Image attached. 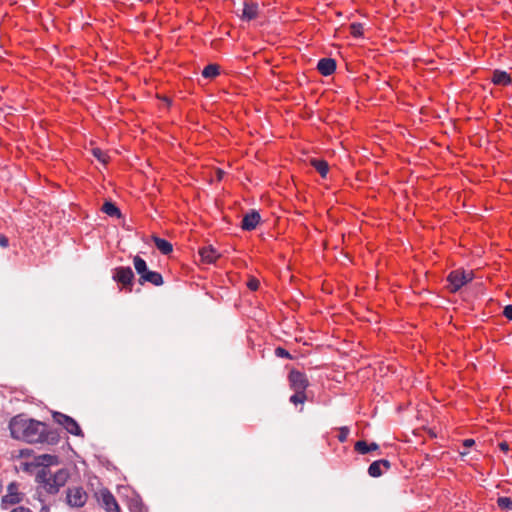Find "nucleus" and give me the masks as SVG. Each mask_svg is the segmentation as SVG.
Instances as JSON below:
<instances>
[{
    "mask_svg": "<svg viewBox=\"0 0 512 512\" xmlns=\"http://www.w3.org/2000/svg\"><path fill=\"white\" fill-rule=\"evenodd\" d=\"M310 164L315 170L321 175L322 178H325L329 171L328 163L323 159L312 158L310 160Z\"/></svg>",
    "mask_w": 512,
    "mask_h": 512,
    "instance_id": "2eb2a0df",
    "label": "nucleus"
},
{
    "mask_svg": "<svg viewBox=\"0 0 512 512\" xmlns=\"http://www.w3.org/2000/svg\"><path fill=\"white\" fill-rule=\"evenodd\" d=\"M368 473L371 477H379L382 475L381 465L378 461H374L368 468Z\"/></svg>",
    "mask_w": 512,
    "mask_h": 512,
    "instance_id": "b1692460",
    "label": "nucleus"
},
{
    "mask_svg": "<svg viewBox=\"0 0 512 512\" xmlns=\"http://www.w3.org/2000/svg\"><path fill=\"white\" fill-rule=\"evenodd\" d=\"M295 393L290 397V402L297 405L303 404L306 400L305 391H294Z\"/></svg>",
    "mask_w": 512,
    "mask_h": 512,
    "instance_id": "4be33fe9",
    "label": "nucleus"
},
{
    "mask_svg": "<svg viewBox=\"0 0 512 512\" xmlns=\"http://www.w3.org/2000/svg\"><path fill=\"white\" fill-rule=\"evenodd\" d=\"M24 494L19 491V484L11 482L7 486V494L2 497V503L15 505L22 502Z\"/></svg>",
    "mask_w": 512,
    "mask_h": 512,
    "instance_id": "6e6552de",
    "label": "nucleus"
},
{
    "mask_svg": "<svg viewBox=\"0 0 512 512\" xmlns=\"http://www.w3.org/2000/svg\"><path fill=\"white\" fill-rule=\"evenodd\" d=\"M100 499L107 512H120V508L115 497L107 489L101 490Z\"/></svg>",
    "mask_w": 512,
    "mask_h": 512,
    "instance_id": "9d476101",
    "label": "nucleus"
},
{
    "mask_svg": "<svg viewBox=\"0 0 512 512\" xmlns=\"http://www.w3.org/2000/svg\"><path fill=\"white\" fill-rule=\"evenodd\" d=\"M9 512H33V511L30 510L28 507H25V506H17V507L13 508ZM40 512H49V508L46 507V506H43L41 508Z\"/></svg>",
    "mask_w": 512,
    "mask_h": 512,
    "instance_id": "a878e982",
    "label": "nucleus"
},
{
    "mask_svg": "<svg viewBox=\"0 0 512 512\" xmlns=\"http://www.w3.org/2000/svg\"><path fill=\"white\" fill-rule=\"evenodd\" d=\"M361 29H362V26L360 24H352L351 25V30H352V34L354 36H359L361 35Z\"/></svg>",
    "mask_w": 512,
    "mask_h": 512,
    "instance_id": "c85d7f7f",
    "label": "nucleus"
},
{
    "mask_svg": "<svg viewBox=\"0 0 512 512\" xmlns=\"http://www.w3.org/2000/svg\"><path fill=\"white\" fill-rule=\"evenodd\" d=\"M258 15V5L256 3H245L242 17L246 20H253Z\"/></svg>",
    "mask_w": 512,
    "mask_h": 512,
    "instance_id": "a211bd4d",
    "label": "nucleus"
},
{
    "mask_svg": "<svg viewBox=\"0 0 512 512\" xmlns=\"http://www.w3.org/2000/svg\"><path fill=\"white\" fill-rule=\"evenodd\" d=\"M497 504L503 510H512V499L510 497H499L497 499Z\"/></svg>",
    "mask_w": 512,
    "mask_h": 512,
    "instance_id": "5701e85b",
    "label": "nucleus"
},
{
    "mask_svg": "<svg viewBox=\"0 0 512 512\" xmlns=\"http://www.w3.org/2000/svg\"><path fill=\"white\" fill-rule=\"evenodd\" d=\"M9 245V240L5 235L0 234V246L2 248H7Z\"/></svg>",
    "mask_w": 512,
    "mask_h": 512,
    "instance_id": "7c9ffc66",
    "label": "nucleus"
},
{
    "mask_svg": "<svg viewBox=\"0 0 512 512\" xmlns=\"http://www.w3.org/2000/svg\"><path fill=\"white\" fill-rule=\"evenodd\" d=\"M199 255L201 257V261L207 264L215 263L220 257V254L211 245L200 248Z\"/></svg>",
    "mask_w": 512,
    "mask_h": 512,
    "instance_id": "9b49d317",
    "label": "nucleus"
},
{
    "mask_svg": "<svg viewBox=\"0 0 512 512\" xmlns=\"http://www.w3.org/2000/svg\"><path fill=\"white\" fill-rule=\"evenodd\" d=\"M492 82L495 85L506 86V85L510 84L511 77L505 71L496 70L493 72Z\"/></svg>",
    "mask_w": 512,
    "mask_h": 512,
    "instance_id": "f3484780",
    "label": "nucleus"
},
{
    "mask_svg": "<svg viewBox=\"0 0 512 512\" xmlns=\"http://www.w3.org/2000/svg\"><path fill=\"white\" fill-rule=\"evenodd\" d=\"M379 448V445L375 442L368 444L366 441L360 440L355 443L354 449L360 454H367L371 451H375Z\"/></svg>",
    "mask_w": 512,
    "mask_h": 512,
    "instance_id": "dca6fc26",
    "label": "nucleus"
},
{
    "mask_svg": "<svg viewBox=\"0 0 512 512\" xmlns=\"http://www.w3.org/2000/svg\"><path fill=\"white\" fill-rule=\"evenodd\" d=\"M475 444V441L473 439H465L463 441V445L466 447V448H469L471 446H473Z\"/></svg>",
    "mask_w": 512,
    "mask_h": 512,
    "instance_id": "473e14b6",
    "label": "nucleus"
},
{
    "mask_svg": "<svg viewBox=\"0 0 512 512\" xmlns=\"http://www.w3.org/2000/svg\"><path fill=\"white\" fill-rule=\"evenodd\" d=\"M261 220V216L258 211L250 210L248 211L241 221V224H259Z\"/></svg>",
    "mask_w": 512,
    "mask_h": 512,
    "instance_id": "6ab92c4d",
    "label": "nucleus"
},
{
    "mask_svg": "<svg viewBox=\"0 0 512 512\" xmlns=\"http://www.w3.org/2000/svg\"><path fill=\"white\" fill-rule=\"evenodd\" d=\"M275 355L277 357H281V358H287V359H291L292 358L290 353L286 349H284L282 347H277L275 349Z\"/></svg>",
    "mask_w": 512,
    "mask_h": 512,
    "instance_id": "bb28decb",
    "label": "nucleus"
},
{
    "mask_svg": "<svg viewBox=\"0 0 512 512\" xmlns=\"http://www.w3.org/2000/svg\"><path fill=\"white\" fill-rule=\"evenodd\" d=\"M44 457H45V458H49V459H51V458H52V457H51V455H46V456H44Z\"/></svg>",
    "mask_w": 512,
    "mask_h": 512,
    "instance_id": "4c0bfd02",
    "label": "nucleus"
},
{
    "mask_svg": "<svg viewBox=\"0 0 512 512\" xmlns=\"http://www.w3.org/2000/svg\"><path fill=\"white\" fill-rule=\"evenodd\" d=\"M52 417L56 423L63 426L70 434L83 437V432L79 424L72 417L61 412H53Z\"/></svg>",
    "mask_w": 512,
    "mask_h": 512,
    "instance_id": "423d86ee",
    "label": "nucleus"
},
{
    "mask_svg": "<svg viewBox=\"0 0 512 512\" xmlns=\"http://www.w3.org/2000/svg\"><path fill=\"white\" fill-rule=\"evenodd\" d=\"M349 432H350V430H349L348 427H346V426L341 427L339 429V434L337 436L338 440L340 442H345L347 440V438H348Z\"/></svg>",
    "mask_w": 512,
    "mask_h": 512,
    "instance_id": "393cba45",
    "label": "nucleus"
},
{
    "mask_svg": "<svg viewBox=\"0 0 512 512\" xmlns=\"http://www.w3.org/2000/svg\"><path fill=\"white\" fill-rule=\"evenodd\" d=\"M152 240L157 247V249L164 255H168L173 251V246L170 242L165 239H162L156 235L152 236Z\"/></svg>",
    "mask_w": 512,
    "mask_h": 512,
    "instance_id": "4468645a",
    "label": "nucleus"
},
{
    "mask_svg": "<svg viewBox=\"0 0 512 512\" xmlns=\"http://www.w3.org/2000/svg\"><path fill=\"white\" fill-rule=\"evenodd\" d=\"M220 73V67L217 64L207 65L203 71L202 76L205 78H214Z\"/></svg>",
    "mask_w": 512,
    "mask_h": 512,
    "instance_id": "aec40b11",
    "label": "nucleus"
},
{
    "mask_svg": "<svg viewBox=\"0 0 512 512\" xmlns=\"http://www.w3.org/2000/svg\"><path fill=\"white\" fill-rule=\"evenodd\" d=\"M11 436L14 439L27 443H42L47 440V426L45 423L16 415L9 422Z\"/></svg>",
    "mask_w": 512,
    "mask_h": 512,
    "instance_id": "f257e3e1",
    "label": "nucleus"
},
{
    "mask_svg": "<svg viewBox=\"0 0 512 512\" xmlns=\"http://www.w3.org/2000/svg\"><path fill=\"white\" fill-rule=\"evenodd\" d=\"M503 315L509 319L512 320V305H507L504 307Z\"/></svg>",
    "mask_w": 512,
    "mask_h": 512,
    "instance_id": "c756f323",
    "label": "nucleus"
},
{
    "mask_svg": "<svg viewBox=\"0 0 512 512\" xmlns=\"http://www.w3.org/2000/svg\"><path fill=\"white\" fill-rule=\"evenodd\" d=\"M222 174H223V172H222V171H218V177H219V179H221Z\"/></svg>",
    "mask_w": 512,
    "mask_h": 512,
    "instance_id": "e433bc0d",
    "label": "nucleus"
},
{
    "mask_svg": "<svg viewBox=\"0 0 512 512\" xmlns=\"http://www.w3.org/2000/svg\"><path fill=\"white\" fill-rule=\"evenodd\" d=\"M378 463L379 465L384 466L386 469H389L391 466L390 462L386 459L378 460Z\"/></svg>",
    "mask_w": 512,
    "mask_h": 512,
    "instance_id": "2f4dec72",
    "label": "nucleus"
},
{
    "mask_svg": "<svg viewBox=\"0 0 512 512\" xmlns=\"http://www.w3.org/2000/svg\"><path fill=\"white\" fill-rule=\"evenodd\" d=\"M244 230L251 231L255 229L257 226H241Z\"/></svg>",
    "mask_w": 512,
    "mask_h": 512,
    "instance_id": "c9c22d12",
    "label": "nucleus"
},
{
    "mask_svg": "<svg viewBox=\"0 0 512 512\" xmlns=\"http://www.w3.org/2000/svg\"><path fill=\"white\" fill-rule=\"evenodd\" d=\"M92 154L98 161H100L103 164H106L109 160L107 153L101 150L100 148H93Z\"/></svg>",
    "mask_w": 512,
    "mask_h": 512,
    "instance_id": "412c9836",
    "label": "nucleus"
},
{
    "mask_svg": "<svg viewBox=\"0 0 512 512\" xmlns=\"http://www.w3.org/2000/svg\"><path fill=\"white\" fill-rule=\"evenodd\" d=\"M499 448H500L502 451L506 452V451H508V450H509V445H508V443H506V442H501V443H499Z\"/></svg>",
    "mask_w": 512,
    "mask_h": 512,
    "instance_id": "72a5a7b5",
    "label": "nucleus"
},
{
    "mask_svg": "<svg viewBox=\"0 0 512 512\" xmlns=\"http://www.w3.org/2000/svg\"><path fill=\"white\" fill-rule=\"evenodd\" d=\"M101 211L103 213L107 214L111 218H115V219H121L122 218V214H121L120 209L111 201H106L102 205Z\"/></svg>",
    "mask_w": 512,
    "mask_h": 512,
    "instance_id": "ddd939ff",
    "label": "nucleus"
},
{
    "mask_svg": "<svg viewBox=\"0 0 512 512\" xmlns=\"http://www.w3.org/2000/svg\"><path fill=\"white\" fill-rule=\"evenodd\" d=\"M317 69L322 75L329 76L335 71L336 62L332 58H323L319 60Z\"/></svg>",
    "mask_w": 512,
    "mask_h": 512,
    "instance_id": "f8f14e48",
    "label": "nucleus"
},
{
    "mask_svg": "<svg viewBox=\"0 0 512 512\" xmlns=\"http://www.w3.org/2000/svg\"><path fill=\"white\" fill-rule=\"evenodd\" d=\"M113 279L121 283L129 292L132 291L134 273L130 267H118L115 269Z\"/></svg>",
    "mask_w": 512,
    "mask_h": 512,
    "instance_id": "0eeeda50",
    "label": "nucleus"
},
{
    "mask_svg": "<svg viewBox=\"0 0 512 512\" xmlns=\"http://www.w3.org/2000/svg\"><path fill=\"white\" fill-rule=\"evenodd\" d=\"M291 389L294 391H305L309 385L307 376L298 371L292 370L288 376Z\"/></svg>",
    "mask_w": 512,
    "mask_h": 512,
    "instance_id": "1a4fd4ad",
    "label": "nucleus"
},
{
    "mask_svg": "<svg viewBox=\"0 0 512 512\" xmlns=\"http://www.w3.org/2000/svg\"><path fill=\"white\" fill-rule=\"evenodd\" d=\"M425 431H427V433L429 434V436L431 438H434L436 437V433L432 430V429H426V428H423Z\"/></svg>",
    "mask_w": 512,
    "mask_h": 512,
    "instance_id": "f704fd0d",
    "label": "nucleus"
},
{
    "mask_svg": "<svg viewBox=\"0 0 512 512\" xmlns=\"http://www.w3.org/2000/svg\"><path fill=\"white\" fill-rule=\"evenodd\" d=\"M87 500L88 494L80 486H71L66 490V503L72 508L83 507Z\"/></svg>",
    "mask_w": 512,
    "mask_h": 512,
    "instance_id": "39448f33",
    "label": "nucleus"
},
{
    "mask_svg": "<svg viewBox=\"0 0 512 512\" xmlns=\"http://www.w3.org/2000/svg\"><path fill=\"white\" fill-rule=\"evenodd\" d=\"M69 471L61 468L53 472L48 466L40 468L36 474L37 483L49 494H56L69 479Z\"/></svg>",
    "mask_w": 512,
    "mask_h": 512,
    "instance_id": "f03ea898",
    "label": "nucleus"
},
{
    "mask_svg": "<svg viewBox=\"0 0 512 512\" xmlns=\"http://www.w3.org/2000/svg\"><path fill=\"white\" fill-rule=\"evenodd\" d=\"M133 264L139 275L138 281L141 285L145 282H149L155 286H161L164 283L162 275L158 272L148 270L146 261L140 256L137 255L133 258Z\"/></svg>",
    "mask_w": 512,
    "mask_h": 512,
    "instance_id": "7ed1b4c3",
    "label": "nucleus"
},
{
    "mask_svg": "<svg viewBox=\"0 0 512 512\" xmlns=\"http://www.w3.org/2000/svg\"><path fill=\"white\" fill-rule=\"evenodd\" d=\"M259 281L256 278H252L248 281L247 286L250 290L256 291L259 288Z\"/></svg>",
    "mask_w": 512,
    "mask_h": 512,
    "instance_id": "cd10ccee",
    "label": "nucleus"
},
{
    "mask_svg": "<svg viewBox=\"0 0 512 512\" xmlns=\"http://www.w3.org/2000/svg\"><path fill=\"white\" fill-rule=\"evenodd\" d=\"M474 278L472 270L465 271L463 269L453 270L449 273L447 281L449 282V289L451 292H457L464 285L471 282Z\"/></svg>",
    "mask_w": 512,
    "mask_h": 512,
    "instance_id": "20e7f679",
    "label": "nucleus"
}]
</instances>
